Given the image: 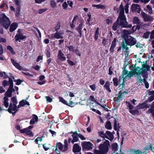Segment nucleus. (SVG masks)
I'll return each instance as SVG.
<instances>
[{
    "instance_id": "f257e3e1",
    "label": "nucleus",
    "mask_w": 154,
    "mask_h": 154,
    "mask_svg": "<svg viewBox=\"0 0 154 154\" xmlns=\"http://www.w3.org/2000/svg\"><path fill=\"white\" fill-rule=\"evenodd\" d=\"M150 67L146 64H143L142 65V67L140 69L137 67L136 69H134L132 72H129L126 70H124L122 72V75L120 76L121 80H123L122 84V86L121 87V85L119 86L120 88H122L125 85V82L127 80L130 79L134 74H136L139 78V82H143L146 88H148L149 87V84L146 81V78H147V75L146 73L147 71L149 70Z\"/></svg>"
},
{
    "instance_id": "f03ea898",
    "label": "nucleus",
    "mask_w": 154,
    "mask_h": 154,
    "mask_svg": "<svg viewBox=\"0 0 154 154\" xmlns=\"http://www.w3.org/2000/svg\"><path fill=\"white\" fill-rule=\"evenodd\" d=\"M120 12L118 18L120 19V24L123 27L131 28L132 27L131 24H128L126 21V17L124 15V11L123 6L121 4L119 6Z\"/></svg>"
},
{
    "instance_id": "7ed1b4c3",
    "label": "nucleus",
    "mask_w": 154,
    "mask_h": 154,
    "mask_svg": "<svg viewBox=\"0 0 154 154\" xmlns=\"http://www.w3.org/2000/svg\"><path fill=\"white\" fill-rule=\"evenodd\" d=\"M109 147V141L108 140H106L103 143L99 145L98 147L99 150H95L94 153L95 154H106Z\"/></svg>"
},
{
    "instance_id": "20e7f679",
    "label": "nucleus",
    "mask_w": 154,
    "mask_h": 154,
    "mask_svg": "<svg viewBox=\"0 0 154 154\" xmlns=\"http://www.w3.org/2000/svg\"><path fill=\"white\" fill-rule=\"evenodd\" d=\"M69 133L72 134L71 136L72 139L71 138H69L68 141L69 143L71 142L73 144L75 142H77L79 140V137L82 140H86V138L84 136L80 133H77V131L74 132L71 131L69 132Z\"/></svg>"
},
{
    "instance_id": "39448f33",
    "label": "nucleus",
    "mask_w": 154,
    "mask_h": 154,
    "mask_svg": "<svg viewBox=\"0 0 154 154\" xmlns=\"http://www.w3.org/2000/svg\"><path fill=\"white\" fill-rule=\"evenodd\" d=\"M64 146H63L61 143L59 142L57 143L56 144V147L53 149V150L56 151L57 154H60V152L57 150V148L63 152L67 151L68 149V141L67 140L65 139L64 140Z\"/></svg>"
},
{
    "instance_id": "423d86ee",
    "label": "nucleus",
    "mask_w": 154,
    "mask_h": 154,
    "mask_svg": "<svg viewBox=\"0 0 154 154\" xmlns=\"http://www.w3.org/2000/svg\"><path fill=\"white\" fill-rule=\"evenodd\" d=\"M0 25L4 27L7 29L10 25V21L8 18L4 14L0 15Z\"/></svg>"
},
{
    "instance_id": "0eeeda50",
    "label": "nucleus",
    "mask_w": 154,
    "mask_h": 154,
    "mask_svg": "<svg viewBox=\"0 0 154 154\" xmlns=\"http://www.w3.org/2000/svg\"><path fill=\"white\" fill-rule=\"evenodd\" d=\"M11 99L12 103H10V113H12L14 116L18 111L17 108V101L16 96L12 97Z\"/></svg>"
},
{
    "instance_id": "6e6552de",
    "label": "nucleus",
    "mask_w": 154,
    "mask_h": 154,
    "mask_svg": "<svg viewBox=\"0 0 154 154\" xmlns=\"http://www.w3.org/2000/svg\"><path fill=\"white\" fill-rule=\"evenodd\" d=\"M23 31V29H18L17 33L15 37V39L16 41H18L19 42H20V40L26 38V36L23 35L22 33Z\"/></svg>"
},
{
    "instance_id": "1a4fd4ad",
    "label": "nucleus",
    "mask_w": 154,
    "mask_h": 154,
    "mask_svg": "<svg viewBox=\"0 0 154 154\" xmlns=\"http://www.w3.org/2000/svg\"><path fill=\"white\" fill-rule=\"evenodd\" d=\"M123 40L127 43L128 45L132 46L136 43V40L131 36H128L127 38Z\"/></svg>"
},
{
    "instance_id": "9d476101",
    "label": "nucleus",
    "mask_w": 154,
    "mask_h": 154,
    "mask_svg": "<svg viewBox=\"0 0 154 154\" xmlns=\"http://www.w3.org/2000/svg\"><path fill=\"white\" fill-rule=\"evenodd\" d=\"M63 34V32H60L58 31H56L55 33L52 34L49 37V38L51 39L54 38L57 39L62 38H63V37L62 35Z\"/></svg>"
},
{
    "instance_id": "9b49d317",
    "label": "nucleus",
    "mask_w": 154,
    "mask_h": 154,
    "mask_svg": "<svg viewBox=\"0 0 154 154\" xmlns=\"http://www.w3.org/2000/svg\"><path fill=\"white\" fill-rule=\"evenodd\" d=\"M5 96L4 99V105L6 108H7L8 107L9 105L8 101V97H10V87L5 93Z\"/></svg>"
},
{
    "instance_id": "f8f14e48",
    "label": "nucleus",
    "mask_w": 154,
    "mask_h": 154,
    "mask_svg": "<svg viewBox=\"0 0 154 154\" xmlns=\"http://www.w3.org/2000/svg\"><path fill=\"white\" fill-rule=\"evenodd\" d=\"M82 148L88 150L92 149L93 145L90 142L84 141L82 143Z\"/></svg>"
},
{
    "instance_id": "ddd939ff",
    "label": "nucleus",
    "mask_w": 154,
    "mask_h": 154,
    "mask_svg": "<svg viewBox=\"0 0 154 154\" xmlns=\"http://www.w3.org/2000/svg\"><path fill=\"white\" fill-rule=\"evenodd\" d=\"M141 15L143 19V20L145 22L150 21L153 20L154 19L153 17L148 15L144 12H141Z\"/></svg>"
},
{
    "instance_id": "4468645a",
    "label": "nucleus",
    "mask_w": 154,
    "mask_h": 154,
    "mask_svg": "<svg viewBox=\"0 0 154 154\" xmlns=\"http://www.w3.org/2000/svg\"><path fill=\"white\" fill-rule=\"evenodd\" d=\"M131 9L133 12L136 11L138 13H139L140 11V6L137 4H133L131 6Z\"/></svg>"
},
{
    "instance_id": "2eb2a0df",
    "label": "nucleus",
    "mask_w": 154,
    "mask_h": 154,
    "mask_svg": "<svg viewBox=\"0 0 154 154\" xmlns=\"http://www.w3.org/2000/svg\"><path fill=\"white\" fill-rule=\"evenodd\" d=\"M81 148L80 146L77 143L74 144L73 146L72 151L75 153L79 152L81 150Z\"/></svg>"
},
{
    "instance_id": "dca6fc26",
    "label": "nucleus",
    "mask_w": 154,
    "mask_h": 154,
    "mask_svg": "<svg viewBox=\"0 0 154 154\" xmlns=\"http://www.w3.org/2000/svg\"><path fill=\"white\" fill-rule=\"evenodd\" d=\"M10 8L11 9V11H13L14 12H15L16 11L15 14L16 17H18L19 16L20 10V6L17 7L16 8V11H15V8H14L13 6H10Z\"/></svg>"
},
{
    "instance_id": "f3484780",
    "label": "nucleus",
    "mask_w": 154,
    "mask_h": 154,
    "mask_svg": "<svg viewBox=\"0 0 154 154\" xmlns=\"http://www.w3.org/2000/svg\"><path fill=\"white\" fill-rule=\"evenodd\" d=\"M13 82L10 80V97L11 96V93L12 92H14L15 90L17 91V94L18 95L19 94L18 92L17 91L18 90V88L17 86H15V88H13Z\"/></svg>"
},
{
    "instance_id": "a211bd4d",
    "label": "nucleus",
    "mask_w": 154,
    "mask_h": 154,
    "mask_svg": "<svg viewBox=\"0 0 154 154\" xmlns=\"http://www.w3.org/2000/svg\"><path fill=\"white\" fill-rule=\"evenodd\" d=\"M128 45L127 43L123 40L121 44V48L122 49L124 50L126 53L128 52V50H129V48L127 47Z\"/></svg>"
},
{
    "instance_id": "6ab92c4d",
    "label": "nucleus",
    "mask_w": 154,
    "mask_h": 154,
    "mask_svg": "<svg viewBox=\"0 0 154 154\" xmlns=\"http://www.w3.org/2000/svg\"><path fill=\"white\" fill-rule=\"evenodd\" d=\"M64 54L63 53L61 50H59L57 57L59 59L62 61H64L66 60V57L63 56Z\"/></svg>"
},
{
    "instance_id": "aec40b11",
    "label": "nucleus",
    "mask_w": 154,
    "mask_h": 154,
    "mask_svg": "<svg viewBox=\"0 0 154 154\" xmlns=\"http://www.w3.org/2000/svg\"><path fill=\"white\" fill-rule=\"evenodd\" d=\"M122 27L120 24V19L118 18L116 23H115L112 26V29L114 31H116L117 29V27L119 26Z\"/></svg>"
},
{
    "instance_id": "412c9836",
    "label": "nucleus",
    "mask_w": 154,
    "mask_h": 154,
    "mask_svg": "<svg viewBox=\"0 0 154 154\" xmlns=\"http://www.w3.org/2000/svg\"><path fill=\"white\" fill-rule=\"evenodd\" d=\"M116 39L114 38L112 42V44L109 49V51L111 52L114 51V48L116 47Z\"/></svg>"
},
{
    "instance_id": "4be33fe9",
    "label": "nucleus",
    "mask_w": 154,
    "mask_h": 154,
    "mask_svg": "<svg viewBox=\"0 0 154 154\" xmlns=\"http://www.w3.org/2000/svg\"><path fill=\"white\" fill-rule=\"evenodd\" d=\"M11 60L12 64L16 68L20 70H21L22 69V67L19 63L16 62L13 59H11Z\"/></svg>"
},
{
    "instance_id": "5701e85b",
    "label": "nucleus",
    "mask_w": 154,
    "mask_h": 154,
    "mask_svg": "<svg viewBox=\"0 0 154 154\" xmlns=\"http://www.w3.org/2000/svg\"><path fill=\"white\" fill-rule=\"evenodd\" d=\"M18 26L17 23L14 22L10 25V32H13L16 29Z\"/></svg>"
},
{
    "instance_id": "b1692460",
    "label": "nucleus",
    "mask_w": 154,
    "mask_h": 154,
    "mask_svg": "<svg viewBox=\"0 0 154 154\" xmlns=\"http://www.w3.org/2000/svg\"><path fill=\"white\" fill-rule=\"evenodd\" d=\"M131 33V31L124 30L122 34V36L124 39L125 38H127L128 36H129L128 35L130 34Z\"/></svg>"
},
{
    "instance_id": "393cba45",
    "label": "nucleus",
    "mask_w": 154,
    "mask_h": 154,
    "mask_svg": "<svg viewBox=\"0 0 154 154\" xmlns=\"http://www.w3.org/2000/svg\"><path fill=\"white\" fill-rule=\"evenodd\" d=\"M113 135L111 132L108 131H106V138L112 140L113 139Z\"/></svg>"
},
{
    "instance_id": "a878e982",
    "label": "nucleus",
    "mask_w": 154,
    "mask_h": 154,
    "mask_svg": "<svg viewBox=\"0 0 154 154\" xmlns=\"http://www.w3.org/2000/svg\"><path fill=\"white\" fill-rule=\"evenodd\" d=\"M93 7H95L97 9H101L103 10L105 9L106 7V6L105 5H102L99 4L98 5L93 4L92 5Z\"/></svg>"
},
{
    "instance_id": "bb28decb",
    "label": "nucleus",
    "mask_w": 154,
    "mask_h": 154,
    "mask_svg": "<svg viewBox=\"0 0 154 154\" xmlns=\"http://www.w3.org/2000/svg\"><path fill=\"white\" fill-rule=\"evenodd\" d=\"M10 80L11 81L13 82V81H14L15 82H16V84L17 85H20L22 81L20 79H18L17 80H15L13 76H12L10 75Z\"/></svg>"
},
{
    "instance_id": "cd10ccee",
    "label": "nucleus",
    "mask_w": 154,
    "mask_h": 154,
    "mask_svg": "<svg viewBox=\"0 0 154 154\" xmlns=\"http://www.w3.org/2000/svg\"><path fill=\"white\" fill-rule=\"evenodd\" d=\"M137 106L138 108L139 109H141L144 108H149L150 107V105L147 104L146 103H143L142 104L139 105Z\"/></svg>"
},
{
    "instance_id": "c85d7f7f",
    "label": "nucleus",
    "mask_w": 154,
    "mask_h": 154,
    "mask_svg": "<svg viewBox=\"0 0 154 154\" xmlns=\"http://www.w3.org/2000/svg\"><path fill=\"white\" fill-rule=\"evenodd\" d=\"M133 22L134 24L141 25L142 23L138 18L136 17H135L133 18Z\"/></svg>"
},
{
    "instance_id": "c756f323",
    "label": "nucleus",
    "mask_w": 154,
    "mask_h": 154,
    "mask_svg": "<svg viewBox=\"0 0 154 154\" xmlns=\"http://www.w3.org/2000/svg\"><path fill=\"white\" fill-rule=\"evenodd\" d=\"M109 85V81H106L105 85H104V87L106 88L107 91H109V92H111V91Z\"/></svg>"
},
{
    "instance_id": "7c9ffc66",
    "label": "nucleus",
    "mask_w": 154,
    "mask_h": 154,
    "mask_svg": "<svg viewBox=\"0 0 154 154\" xmlns=\"http://www.w3.org/2000/svg\"><path fill=\"white\" fill-rule=\"evenodd\" d=\"M149 95H151L148 99L149 101L151 102L154 100V91H150L149 93Z\"/></svg>"
},
{
    "instance_id": "2f4dec72",
    "label": "nucleus",
    "mask_w": 154,
    "mask_h": 154,
    "mask_svg": "<svg viewBox=\"0 0 154 154\" xmlns=\"http://www.w3.org/2000/svg\"><path fill=\"white\" fill-rule=\"evenodd\" d=\"M82 25L83 23L82 22L79 25L78 27L77 28V29L78 32L79 33L81 37L82 36L81 29H82Z\"/></svg>"
},
{
    "instance_id": "473e14b6",
    "label": "nucleus",
    "mask_w": 154,
    "mask_h": 154,
    "mask_svg": "<svg viewBox=\"0 0 154 154\" xmlns=\"http://www.w3.org/2000/svg\"><path fill=\"white\" fill-rule=\"evenodd\" d=\"M147 114L151 113L152 116L154 118V107H151L146 112Z\"/></svg>"
},
{
    "instance_id": "72a5a7b5",
    "label": "nucleus",
    "mask_w": 154,
    "mask_h": 154,
    "mask_svg": "<svg viewBox=\"0 0 154 154\" xmlns=\"http://www.w3.org/2000/svg\"><path fill=\"white\" fill-rule=\"evenodd\" d=\"M118 145L116 143H113L111 145V148L112 150L116 152L118 150Z\"/></svg>"
},
{
    "instance_id": "f704fd0d",
    "label": "nucleus",
    "mask_w": 154,
    "mask_h": 154,
    "mask_svg": "<svg viewBox=\"0 0 154 154\" xmlns=\"http://www.w3.org/2000/svg\"><path fill=\"white\" fill-rule=\"evenodd\" d=\"M50 5L52 8H54L57 7V3L54 0H51Z\"/></svg>"
},
{
    "instance_id": "c9c22d12",
    "label": "nucleus",
    "mask_w": 154,
    "mask_h": 154,
    "mask_svg": "<svg viewBox=\"0 0 154 154\" xmlns=\"http://www.w3.org/2000/svg\"><path fill=\"white\" fill-rule=\"evenodd\" d=\"M22 106H24L25 105H27L28 106L30 105L29 103L26 101V100H22L20 102Z\"/></svg>"
},
{
    "instance_id": "e433bc0d",
    "label": "nucleus",
    "mask_w": 154,
    "mask_h": 154,
    "mask_svg": "<svg viewBox=\"0 0 154 154\" xmlns=\"http://www.w3.org/2000/svg\"><path fill=\"white\" fill-rule=\"evenodd\" d=\"M105 127L107 129L110 130L112 128L111 123L109 121L106 122V124L105 125Z\"/></svg>"
},
{
    "instance_id": "4c0bfd02",
    "label": "nucleus",
    "mask_w": 154,
    "mask_h": 154,
    "mask_svg": "<svg viewBox=\"0 0 154 154\" xmlns=\"http://www.w3.org/2000/svg\"><path fill=\"white\" fill-rule=\"evenodd\" d=\"M78 17L77 16H75L72 21V23L70 24V26L71 28H73L75 27V25L74 24V22L75 21V19Z\"/></svg>"
},
{
    "instance_id": "58836bf2",
    "label": "nucleus",
    "mask_w": 154,
    "mask_h": 154,
    "mask_svg": "<svg viewBox=\"0 0 154 154\" xmlns=\"http://www.w3.org/2000/svg\"><path fill=\"white\" fill-rule=\"evenodd\" d=\"M117 120L114 119V129L115 130H118V129L119 128V125H117Z\"/></svg>"
},
{
    "instance_id": "ea45409f",
    "label": "nucleus",
    "mask_w": 154,
    "mask_h": 154,
    "mask_svg": "<svg viewBox=\"0 0 154 154\" xmlns=\"http://www.w3.org/2000/svg\"><path fill=\"white\" fill-rule=\"evenodd\" d=\"M147 11L149 14H152V7L149 5H147L146 6Z\"/></svg>"
},
{
    "instance_id": "a19ab883",
    "label": "nucleus",
    "mask_w": 154,
    "mask_h": 154,
    "mask_svg": "<svg viewBox=\"0 0 154 154\" xmlns=\"http://www.w3.org/2000/svg\"><path fill=\"white\" fill-rule=\"evenodd\" d=\"M59 99L60 101L63 104L66 105L67 104V102L66 101L63 97H59Z\"/></svg>"
},
{
    "instance_id": "79ce46f5",
    "label": "nucleus",
    "mask_w": 154,
    "mask_h": 154,
    "mask_svg": "<svg viewBox=\"0 0 154 154\" xmlns=\"http://www.w3.org/2000/svg\"><path fill=\"white\" fill-rule=\"evenodd\" d=\"M123 97V95H122V94L121 92H119L118 95L117 97V100L118 102V101H120L122 100V98Z\"/></svg>"
},
{
    "instance_id": "37998d69",
    "label": "nucleus",
    "mask_w": 154,
    "mask_h": 154,
    "mask_svg": "<svg viewBox=\"0 0 154 154\" xmlns=\"http://www.w3.org/2000/svg\"><path fill=\"white\" fill-rule=\"evenodd\" d=\"M99 28L97 27L95 31V38L96 40H97L98 37V35L99 34Z\"/></svg>"
},
{
    "instance_id": "c03bdc74",
    "label": "nucleus",
    "mask_w": 154,
    "mask_h": 154,
    "mask_svg": "<svg viewBox=\"0 0 154 154\" xmlns=\"http://www.w3.org/2000/svg\"><path fill=\"white\" fill-rule=\"evenodd\" d=\"M71 98L70 99V100L69 101V103H67V104H66V105L68 106L71 107H73L75 105V104L74 103L72 102V101L71 100Z\"/></svg>"
},
{
    "instance_id": "a18cd8bd",
    "label": "nucleus",
    "mask_w": 154,
    "mask_h": 154,
    "mask_svg": "<svg viewBox=\"0 0 154 154\" xmlns=\"http://www.w3.org/2000/svg\"><path fill=\"white\" fill-rule=\"evenodd\" d=\"M133 154H143V152L139 150H135L132 152Z\"/></svg>"
},
{
    "instance_id": "49530a36",
    "label": "nucleus",
    "mask_w": 154,
    "mask_h": 154,
    "mask_svg": "<svg viewBox=\"0 0 154 154\" xmlns=\"http://www.w3.org/2000/svg\"><path fill=\"white\" fill-rule=\"evenodd\" d=\"M0 75L1 77H3L4 79H6L8 77V76L5 72H1Z\"/></svg>"
},
{
    "instance_id": "de8ad7c7",
    "label": "nucleus",
    "mask_w": 154,
    "mask_h": 154,
    "mask_svg": "<svg viewBox=\"0 0 154 154\" xmlns=\"http://www.w3.org/2000/svg\"><path fill=\"white\" fill-rule=\"evenodd\" d=\"M60 27V23L59 22L57 23V24L56 25L55 27V30L56 31H57L59 29Z\"/></svg>"
},
{
    "instance_id": "09e8293b",
    "label": "nucleus",
    "mask_w": 154,
    "mask_h": 154,
    "mask_svg": "<svg viewBox=\"0 0 154 154\" xmlns=\"http://www.w3.org/2000/svg\"><path fill=\"white\" fill-rule=\"evenodd\" d=\"M47 10V8L39 9L38 10V13L39 14H41Z\"/></svg>"
},
{
    "instance_id": "8fccbe9b",
    "label": "nucleus",
    "mask_w": 154,
    "mask_h": 154,
    "mask_svg": "<svg viewBox=\"0 0 154 154\" xmlns=\"http://www.w3.org/2000/svg\"><path fill=\"white\" fill-rule=\"evenodd\" d=\"M127 106L129 107L130 110H131L133 108V106L132 105L130 102H126Z\"/></svg>"
},
{
    "instance_id": "3c124183",
    "label": "nucleus",
    "mask_w": 154,
    "mask_h": 154,
    "mask_svg": "<svg viewBox=\"0 0 154 154\" xmlns=\"http://www.w3.org/2000/svg\"><path fill=\"white\" fill-rule=\"evenodd\" d=\"M149 34V32H147L144 34L143 35V37L145 38H148Z\"/></svg>"
},
{
    "instance_id": "603ef678",
    "label": "nucleus",
    "mask_w": 154,
    "mask_h": 154,
    "mask_svg": "<svg viewBox=\"0 0 154 154\" xmlns=\"http://www.w3.org/2000/svg\"><path fill=\"white\" fill-rule=\"evenodd\" d=\"M113 82L114 86H117L118 85V82L117 78H115L113 79Z\"/></svg>"
},
{
    "instance_id": "864d4df0",
    "label": "nucleus",
    "mask_w": 154,
    "mask_h": 154,
    "mask_svg": "<svg viewBox=\"0 0 154 154\" xmlns=\"http://www.w3.org/2000/svg\"><path fill=\"white\" fill-rule=\"evenodd\" d=\"M26 134L27 135H29L30 136H33V135L32 131L27 129Z\"/></svg>"
},
{
    "instance_id": "5fc2aeb1",
    "label": "nucleus",
    "mask_w": 154,
    "mask_h": 154,
    "mask_svg": "<svg viewBox=\"0 0 154 154\" xmlns=\"http://www.w3.org/2000/svg\"><path fill=\"white\" fill-rule=\"evenodd\" d=\"M99 135L103 138H106V134H104L103 131L99 132Z\"/></svg>"
},
{
    "instance_id": "6e6d98bb",
    "label": "nucleus",
    "mask_w": 154,
    "mask_h": 154,
    "mask_svg": "<svg viewBox=\"0 0 154 154\" xmlns=\"http://www.w3.org/2000/svg\"><path fill=\"white\" fill-rule=\"evenodd\" d=\"M102 43L104 46H105L108 43V40L104 38H103Z\"/></svg>"
},
{
    "instance_id": "4d7b16f0",
    "label": "nucleus",
    "mask_w": 154,
    "mask_h": 154,
    "mask_svg": "<svg viewBox=\"0 0 154 154\" xmlns=\"http://www.w3.org/2000/svg\"><path fill=\"white\" fill-rule=\"evenodd\" d=\"M42 137H38L35 140V142L36 143H38V141H42Z\"/></svg>"
},
{
    "instance_id": "13d9d810",
    "label": "nucleus",
    "mask_w": 154,
    "mask_h": 154,
    "mask_svg": "<svg viewBox=\"0 0 154 154\" xmlns=\"http://www.w3.org/2000/svg\"><path fill=\"white\" fill-rule=\"evenodd\" d=\"M128 5L127 3L125 6V10L126 13L127 14L128 13Z\"/></svg>"
},
{
    "instance_id": "bf43d9fd",
    "label": "nucleus",
    "mask_w": 154,
    "mask_h": 154,
    "mask_svg": "<svg viewBox=\"0 0 154 154\" xmlns=\"http://www.w3.org/2000/svg\"><path fill=\"white\" fill-rule=\"evenodd\" d=\"M129 112L132 114L135 115L138 112L137 110H130Z\"/></svg>"
},
{
    "instance_id": "052dcab7",
    "label": "nucleus",
    "mask_w": 154,
    "mask_h": 154,
    "mask_svg": "<svg viewBox=\"0 0 154 154\" xmlns=\"http://www.w3.org/2000/svg\"><path fill=\"white\" fill-rule=\"evenodd\" d=\"M68 4L66 2H64L62 5V6L64 9H66L67 7Z\"/></svg>"
},
{
    "instance_id": "680f3d73",
    "label": "nucleus",
    "mask_w": 154,
    "mask_h": 154,
    "mask_svg": "<svg viewBox=\"0 0 154 154\" xmlns=\"http://www.w3.org/2000/svg\"><path fill=\"white\" fill-rule=\"evenodd\" d=\"M46 54L47 58H49L50 57V52L48 50H46Z\"/></svg>"
},
{
    "instance_id": "e2e57ef3",
    "label": "nucleus",
    "mask_w": 154,
    "mask_h": 154,
    "mask_svg": "<svg viewBox=\"0 0 154 154\" xmlns=\"http://www.w3.org/2000/svg\"><path fill=\"white\" fill-rule=\"evenodd\" d=\"M45 98L46 99V100L47 101H48L49 102H51L52 101V99L50 97L48 96H46Z\"/></svg>"
},
{
    "instance_id": "0e129e2a",
    "label": "nucleus",
    "mask_w": 154,
    "mask_h": 154,
    "mask_svg": "<svg viewBox=\"0 0 154 154\" xmlns=\"http://www.w3.org/2000/svg\"><path fill=\"white\" fill-rule=\"evenodd\" d=\"M67 48H68L70 51H71L73 52H75V50L74 49V48L72 46H68Z\"/></svg>"
},
{
    "instance_id": "69168bd1",
    "label": "nucleus",
    "mask_w": 154,
    "mask_h": 154,
    "mask_svg": "<svg viewBox=\"0 0 154 154\" xmlns=\"http://www.w3.org/2000/svg\"><path fill=\"white\" fill-rule=\"evenodd\" d=\"M112 67L110 66L109 69V75H111L113 74L112 69Z\"/></svg>"
},
{
    "instance_id": "338daca9",
    "label": "nucleus",
    "mask_w": 154,
    "mask_h": 154,
    "mask_svg": "<svg viewBox=\"0 0 154 154\" xmlns=\"http://www.w3.org/2000/svg\"><path fill=\"white\" fill-rule=\"evenodd\" d=\"M91 88V90L93 91H95L96 89V87L95 85L94 84L90 85L89 86Z\"/></svg>"
},
{
    "instance_id": "774afa93",
    "label": "nucleus",
    "mask_w": 154,
    "mask_h": 154,
    "mask_svg": "<svg viewBox=\"0 0 154 154\" xmlns=\"http://www.w3.org/2000/svg\"><path fill=\"white\" fill-rule=\"evenodd\" d=\"M8 84L9 82L6 81V80H5L3 82V85L5 87Z\"/></svg>"
}]
</instances>
